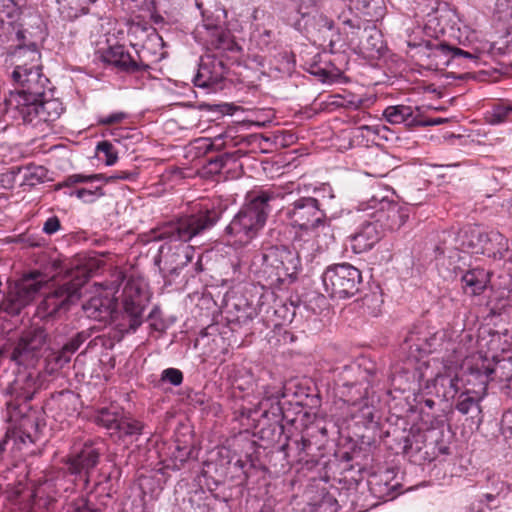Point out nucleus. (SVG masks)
<instances>
[{"instance_id":"f257e3e1","label":"nucleus","mask_w":512,"mask_h":512,"mask_svg":"<svg viewBox=\"0 0 512 512\" xmlns=\"http://www.w3.org/2000/svg\"><path fill=\"white\" fill-rule=\"evenodd\" d=\"M280 196L270 189L249 192L246 203L224 230L225 242L235 248L248 245L264 227L270 212L269 203Z\"/></svg>"},{"instance_id":"f03ea898","label":"nucleus","mask_w":512,"mask_h":512,"mask_svg":"<svg viewBox=\"0 0 512 512\" xmlns=\"http://www.w3.org/2000/svg\"><path fill=\"white\" fill-rule=\"evenodd\" d=\"M196 38L208 51L216 52L201 59L197 74L193 82L201 88H214L225 76L226 67L219 56L225 51H234L237 48L230 32L219 25L203 23L196 29Z\"/></svg>"},{"instance_id":"7ed1b4c3","label":"nucleus","mask_w":512,"mask_h":512,"mask_svg":"<svg viewBox=\"0 0 512 512\" xmlns=\"http://www.w3.org/2000/svg\"><path fill=\"white\" fill-rule=\"evenodd\" d=\"M43 83L33 88L16 89L5 98L8 109L18 111L25 124L45 132L63 113L62 103L55 98H45Z\"/></svg>"},{"instance_id":"20e7f679","label":"nucleus","mask_w":512,"mask_h":512,"mask_svg":"<svg viewBox=\"0 0 512 512\" xmlns=\"http://www.w3.org/2000/svg\"><path fill=\"white\" fill-rule=\"evenodd\" d=\"M455 356L439 363L437 360L418 362L413 377L418 381L419 388L428 394H435L444 399L454 398L459 391V361L462 354L451 347Z\"/></svg>"},{"instance_id":"39448f33","label":"nucleus","mask_w":512,"mask_h":512,"mask_svg":"<svg viewBox=\"0 0 512 512\" xmlns=\"http://www.w3.org/2000/svg\"><path fill=\"white\" fill-rule=\"evenodd\" d=\"M10 57L15 69L12 78L21 86L20 89L33 88L44 83L40 73V53L35 43L26 42V37L20 42H11L9 45Z\"/></svg>"},{"instance_id":"423d86ee","label":"nucleus","mask_w":512,"mask_h":512,"mask_svg":"<svg viewBox=\"0 0 512 512\" xmlns=\"http://www.w3.org/2000/svg\"><path fill=\"white\" fill-rule=\"evenodd\" d=\"M125 274L120 269H114L108 280L93 282L91 296L83 304L87 317L97 321H107L116 310L117 298L115 293L124 281Z\"/></svg>"},{"instance_id":"0eeeda50","label":"nucleus","mask_w":512,"mask_h":512,"mask_svg":"<svg viewBox=\"0 0 512 512\" xmlns=\"http://www.w3.org/2000/svg\"><path fill=\"white\" fill-rule=\"evenodd\" d=\"M88 277L89 273L85 268H77L69 280L45 292L43 300L37 307V314L42 318H47L56 315L61 310H67L74 299L79 297L80 290L87 283Z\"/></svg>"},{"instance_id":"6e6552de","label":"nucleus","mask_w":512,"mask_h":512,"mask_svg":"<svg viewBox=\"0 0 512 512\" xmlns=\"http://www.w3.org/2000/svg\"><path fill=\"white\" fill-rule=\"evenodd\" d=\"M216 223L215 212L211 210L200 211L197 214L180 217L153 231L154 240H167L169 242H188L193 237L211 228Z\"/></svg>"},{"instance_id":"1a4fd4ad","label":"nucleus","mask_w":512,"mask_h":512,"mask_svg":"<svg viewBox=\"0 0 512 512\" xmlns=\"http://www.w3.org/2000/svg\"><path fill=\"white\" fill-rule=\"evenodd\" d=\"M262 258L263 273L270 284L292 282L301 266L297 252L286 246L269 247Z\"/></svg>"},{"instance_id":"9d476101","label":"nucleus","mask_w":512,"mask_h":512,"mask_svg":"<svg viewBox=\"0 0 512 512\" xmlns=\"http://www.w3.org/2000/svg\"><path fill=\"white\" fill-rule=\"evenodd\" d=\"M322 282L326 293L331 298H350L359 291L362 273L349 263L334 264L325 269Z\"/></svg>"},{"instance_id":"9b49d317","label":"nucleus","mask_w":512,"mask_h":512,"mask_svg":"<svg viewBox=\"0 0 512 512\" xmlns=\"http://www.w3.org/2000/svg\"><path fill=\"white\" fill-rule=\"evenodd\" d=\"M49 288V281L39 271L23 275L14 285L10 286L3 310L9 315H17L23 308L30 305L37 294Z\"/></svg>"},{"instance_id":"f8f14e48","label":"nucleus","mask_w":512,"mask_h":512,"mask_svg":"<svg viewBox=\"0 0 512 512\" xmlns=\"http://www.w3.org/2000/svg\"><path fill=\"white\" fill-rule=\"evenodd\" d=\"M286 219L293 227L313 231L326 224V214L320 209L319 201L313 197H301L284 209Z\"/></svg>"},{"instance_id":"ddd939ff","label":"nucleus","mask_w":512,"mask_h":512,"mask_svg":"<svg viewBox=\"0 0 512 512\" xmlns=\"http://www.w3.org/2000/svg\"><path fill=\"white\" fill-rule=\"evenodd\" d=\"M149 301L146 283L140 278L127 279L121 295L125 314L129 317L131 329H137L142 323L143 312Z\"/></svg>"},{"instance_id":"4468645a","label":"nucleus","mask_w":512,"mask_h":512,"mask_svg":"<svg viewBox=\"0 0 512 512\" xmlns=\"http://www.w3.org/2000/svg\"><path fill=\"white\" fill-rule=\"evenodd\" d=\"M370 207L379 208L371 214L372 218L377 222L380 229L385 231L399 230L409 219V209L401 206L398 203L387 200V195L382 196L380 199L373 195L370 200Z\"/></svg>"},{"instance_id":"2eb2a0df","label":"nucleus","mask_w":512,"mask_h":512,"mask_svg":"<svg viewBox=\"0 0 512 512\" xmlns=\"http://www.w3.org/2000/svg\"><path fill=\"white\" fill-rule=\"evenodd\" d=\"M99 461V452L90 444L74 445L69 455L63 460L71 475L83 476L84 485L90 482V474Z\"/></svg>"},{"instance_id":"dca6fc26","label":"nucleus","mask_w":512,"mask_h":512,"mask_svg":"<svg viewBox=\"0 0 512 512\" xmlns=\"http://www.w3.org/2000/svg\"><path fill=\"white\" fill-rule=\"evenodd\" d=\"M102 60L118 71L127 74L144 75L150 70V65L142 60H136L126 47L120 44L108 47L102 54Z\"/></svg>"},{"instance_id":"f3484780","label":"nucleus","mask_w":512,"mask_h":512,"mask_svg":"<svg viewBox=\"0 0 512 512\" xmlns=\"http://www.w3.org/2000/svg\"><path fill=\"white\" fill-rule=\"evenodd\" d=\"M45 333L42 329H33L22 334L11 354V359L22 365L33 359L35 353L45 344Z\"/></svg>"},{"instance_id":"a211bd4d","label":"nucleus","mask_w":512,"mask_h":512,"mask_svg":"<svg viewBox=\"0 0 512 512\" xmlns=\"http://www.w3.org/2000/svg\"><path fill=\"white\" fill-rule=\"evenodd\" d=\"M407 46L409 48H422L430 51L429 56L441 57L444 56L446 59L442 61V64L447 65L450 59L456 57H465L468 59H476L477 57L470 52L464 51L458 47H451L445 43H432L430 41H425L422 38L416 39L412 38L411 35H408V39L406 40Z\"/></svg>"},{"instance_id":"6ab92c4d","label":"nucleus","mask_w":512,"mask_h":512,"mask_svg":"<svg viewBox=\"0 0 512 512\" xmlns=\"http://www.w3.org/2000/svg\"><path fill=\"white\" fill-rule=\"evenodd\" d=\"M383 234L375 220L366 221L350 236L351 247L356 254L367 252L380 241Z\"/></svg>"},{"instance_id":"aec40b11","label":"nucleus","mask_w":512,"mask_h":512,"mask_svg":"<svg viewBox=\"0 0 512 512\" xmlns=\"http://www.w3.org/2000/svg\"><path fill=\"white\" fill-rule=\"evenodd\" d=\"M138 176L139 171L137 168H134L133 170H117L109 176L101 173L90 175L76 173L67 176L63 181H61L59 187H70L74 184L92 183L95 181H103L104 183H112L117 180L136 181Z\"/></svg>"},{"instance_id":"412c9836","label":"nucleus","mask_w":512,"mask_h":512,"mask_svg":"<svg viewBox=\"0 0 512 512\" xmlns=\"http://www.w3.org/2000/svg\"><path fill=\"white\" fill-rule=\"evenodd\" d=\"M480 253L494 259H501L509 250L508 239L498 231L480 233L478 236ZM479 253V251H476Z\"/></svg>"},{"instance_id":"4be33fe9","label":"nucleus","mask_w":512,"mask_h":512,"mask_svg":"<svg viewBox=\"0 0 512 512\" xmlns=\"http://www.w3.org/2000/svg\"><path fill=\"white\" fill-rule=\"evenodd\" d=\"M461 283L465 294L479 296L490 283V274L483 268H472L461 276Z\"/></svg>"},{"instance_id":"5701e85b","label":"nucleus","mask_w":512,"mask_h":512,"mask_svg":"<svg viewBox=\"0 0 512 512\" xmlns=\"http://www.w3.org/2000/svg\"><path fill=\"white\" fill-rule=\"evenodd\" d=\"M9 394L14 398L15 406L32 400L37 391V381L30 374H21L9 386Z\"/></svg>"},{"instance_id":"b1692460","label":"nucleus","mask_w":512,"mask_h":512,"mask_svg":"<svg viewBox=\"0 0 512 512\" xmlns=\"http://www.w3.org/2000/svg\"><path fill=\"white\" fill-rule=\"evenodd\" d=\"M347 392L343 391L342 395L345 397V402L357 408V411L362 414L366 419H372L373 413L368 402L367 387L362 384H352L347 386Z\"/></svg>"},{"instance_id":"393cba45","label":"nucleus","mask_w":512,"mask_h":512,"mask_svg":"<svg viewBox=\"0 0 512 512\" xmlns=\"http://www.w3.org/2000/svg\"><path fill=\"white\" fill-rule=\"evenodd\" d=\"M123 414L124 410L122 407L110 405L97 409L91 416V420L96 425L112 431V434H114Z\"/></svg>"},{"instance_id":"a878e982","label":"nucleus","mask_w":512,"mask_h":512,"mask_svg":"<svg viewBox=\"0 0 512 512\" xmlns=\"http://www.w3.org/2000/svg\"><path fill=\"white\" fill-rule=\"evenodd\" d=\"M383 116L390 124H405L407 126H415L420 124L417 121L414 109L408 105L388 106L383 111Z\"/></svg>"},{"instance_id":"bb28decb","label":"nucleus","mask_w":512,"mask_h":512,"mask_svg":"<svg viewBox=\"0 0 512 512\" xmlns=\"http://www.w3.org/2000/svg\"><path fill=\"white\" fill-rule=\"evenodd\" d=\"M429 328L426 326L414 327L406 336L405 344L410 352H419L421 354L431 353V343H428Z\"/></svg>"},{"instance_id":"cd10ccee","label":"nucleus","mask_w":512,"mask_h":512,"mask_svg":"<svg viewBox=\"0 0 512 512\" xmlns=\"http://www.w3.org/2000/svg\"><path fill=\"white\" fill-rule=\"evenodd\" d=\"M97 0H59V10L62 17L72 21L89 12V5Z\"/></svg>"},{"instance_id":"c85d7f7f","label":"nucleus","mask_w":512,"mask_h":512,"mask_svg":"<svg viewBox=\"0 0 512 512\" xmlns=\"http://www.w3.org/2000/svg\"><path fill=\"white\" fill-rule=\"evenodd\" d=\"M23 9L14 0H0V24L11 23L16 31H24L19 22Z\"/></svg>"},{"instance_id":"c756f323","label":"nucleus","mask_w":512,"mask_h":512,"mask_svg":"<svg viewBox=\"0 0 512 512\" xmlns=\"http://www.w3.org/2000/svg\"><path fill=\"white\" fill-rule=\"evenodd\" d=\"M360 42V50L367 57H375L383 49L382 36L378 30L373 28H364Z\"/></svg>"},{"instance_id":"7c9ffc66","label":"nucleus","mask_w":512,"mask_h":512,"mask_svg":"<svg viewBox=\"0 0 512 512\" xmlns=\"http://www.w3.org/2000/svg\"><path fill=\"white\" fill-rule=\"evenodd\" d=\"M356 8L366 17L368 21H378L386 13L385 0H352Z\"/></svg>"},{"instance_id":"2f4dec72","label":"nucleus","mask_w":512,"mask_h":512,"mask_svg":"<svg viewBox=\"0 0 512 512\" xmlns=\"http://www.w3.org/2000/svg\"><path fill=\"white\" fill-rule=\"evenodd\" d=\"M144 424L125 413L121 417V421H119L118 426L114 432L115 435L120 439H124L126 437L140 436L143 432Z\"/></svg>"},{"instance_id":"473e14b6","label":"nucleus","mask_w":512,"mask_h":512,"mask_svg":"<svg viewBox=\"0 0 512 512\" xmlns=\"http://www.w3.org/2000/svg\"><path fill=\"white\" fill-rule=\"evenodd\" d=\"M19 168L21 170L19 186H34L41 183L46 176V170L42 166L29 165L26 167L19 166Z\"/></svg>"},{"instance_id":"72a5a7b5","label":"nucleus","mask_w":512,"mask_h":512,"mask_svg":"<svg viewBox=\"0 0 512 512\" xmlns=\"http://www.w3.org/2000/svg\"><path fill=\"white\" fill-rule=\"evenodd\" d=\"M310 73L317 76L324 83L335 82L340 75V71L330 64V62L326 61L324 66L318 63L313 64Z\"/></svg>"},{"instance_id":"f704fd0d","label":"nucleus","mask_w":512,"mask_h":512,"mask_svg":"<svg viewBox=\"0 0 512 512\" xmlns=\"http://www.w3.org/2000/svg\"><path fill=\"white\" fill-rule=\"evenodd\" d=\"M428 343H431V353L440 351L442 349L449 350L452 346L451 335L449 331L441 329L438 331H431L429 329Z\"/></svg>"},{"instance_id":"c9c22d12","label":"nucleus","mask_w":512,"mask_h":512,"mask_svg":"<svg viewBox=\"0 0 512 512\" xmlns=\"http://www.w3.org/2000/svg\"><path fill=\"white\" fill-rule=\"evenodd\" d=\"M470 374L474 375L481 384L487 385L492 379L495 368L491 367L486 359H481L479 363L469 368Z\"/></svg>"},{"instance_id":"e433bc0d","label":"nucleus","mask_w":512,"mask_h":512,"mask_svg":"<svg viewBox=\"0 0 512 512\" xmlns=\"http://www.w3.org/2000/svg\"><path fill=\"white\" fill-rule=\"evenodd\" d=\"M21 170L19 166H14L9 168L5 173H2L0 176V183L3 187L12 189L16 185H19L21 181Z\"/></svg>"},{"instance_id":"4c0bfd02","label":"nucleus","mask_w":512,"mask_h":512,"mask_svg":"<svg viewBox=\"0 0 512 512\" xmlns=\"http://www.w3.org/2000/svg\"><path fill=\"white\" fill-rule=\"evenodd\" d=\"M104 195L105 193L101 186L95 188H77V198L85 203H92Z\"/></svg>"},{"instance_id":"58836bf2","label":"nucleus","mask_w":512,"mask_h":512,"mask_svg":"<svg viewBox=\"0 0 512 512\" xmlns=\"http://www.w3.org/2000/svg\"><path fill=\"white\" fill-rule=\"evenodd\" d=\"M97 151L103 153L105 156V164L108 166L114 165L118 159L117 151L113 144L108 141H101L97 145Z\"/></svg>"},{"instance_id":"ea45409f","label":"nucleus","mask_w":512,"mask_h":512,"mask_svg":"<svg viewBox=\"0 0 512 512\" xmlns=\"http://www.w3.org/2000/svg\"><path fill=\"white\" fill-rule=\"evenodd\" d=\"M313 506V512H337L338 510L336 499L329 493L324 494L321 500Z\"/></svg>"},{"instance_id":"a19ab883","label":"nucleus","mask_w":512,"mask_h":512,"mask_svg":"<svg viewBox=\"0 0 512 512\" xmlns=\"http://www.w3.org/2000/svg\"><path fill=\"white\" fill-rule=\"evenodd\" d=\"M512 112V106L506 104L495 105L490 113V122L499 124L504 122L508 115Z\"/></svg>"},{"instance_id":"79ce46f5","label":"nucleus","mask_w":512,"mask_h":512,"mask_svg":"<svg viewBox=\"0 0 512 512\" xmlns=\"http://www.w3.org/2000/svg\"><path fill=\"white\" fill-rule=\"evenodd\" d=\"M128 118H129L128 113L123 112V111H117V112H113L109 115L99 116L97 123L99 125H103V126L113 125V124L122 123Z\"/></svg>"},{"instance_id":"37998d69","label":"nucleus","mask_w":512,"mask_h":512,"mask_svg":"<svg viewBox=\"0 0 512 512\" xmlns=\"http://www.w3.org/2000/svg\"><path fill=\"white\" fill-rule=\"evenodd\" d=\"M161 380L174 386H179L183 382V373L176 368H167L163 370Z\"/></svg>"},{"instance_id":"c03bdc74","label":"nucleus","mask_w":512,"mask_h":512,"mask_svg":"<svg viewBox=\"0 0 512 512\" xmlns=\"http://www.w3.org/2000/svg\"><path fill=\"white\" fill-rule=\"evenodd\" d=\"M66 512H96V510L89 505L87 498L78 497L68 505Z\"/></svg>"},{"instance_id":"a18cd8bd","label":"nucleus","mask_w":512,"mask_h":512,"mask_svg":"<svg viewBox=\"0 0 512 512\" xmlns=\"http://www.w3.org/2000/svg\"><path fill=\"white\" fill-rule=\"evenodd\" d=\"M477 404L474 397L467 394H461L456 404V409L463 415L469 413V411Z\"/></svg>"},{"instance_id":"49530a36","label":"nucleus","mask_w":512,"mask_h":512,"mask_svg":"<svg viewBox=\"0 0 512 512\" xmlns=\"http://www.w3.org/2000/svg\"><path fill=\"white\" fill-rule=\"evenodd\" d=\"M62 228L61 221L57 216L49 217L44 223L42 227V231L47 235H53L56 232L60 231Z\"/></svg>"},{"instance_id":"de8ad7c7","label":"nucleus","mask_w":512,"mask_h":512,"mask_svg":"<svg viewBox=\"0 0 512 512\" xmlns=\"http://www.w3.org/2000/svg\"><path fill=\"white\" fill-rule=\"evenodd\" d=\"M497 488H496V493H486L484 494V498L486 499L487 502H492L496 496H499L500 494L502 493H506L508 491V485L503 482V481H498L497 482Z\"/></svg>"},{"instance_id":"09e8293b","label":"nucleus","mask_w":512,"mask_h":512,"mask_svg":"<svg viewBox=\"0 0 512 512\" xmlns=\"http://www.w3.org/2000/svg\"><path fill=\"white\" fill-rule=\"evenodd\" d=\"M134 3V8L140 11L151 12L154 9L153 0H131Z\"/></svg>"},{"instance_id":"8fccbe9b","label":"nucleus","mask_w":512,"mask_h":512,"mask_svg":"<svg viewBox=\"0 0 512 512\" xmlns=\"http://www.w3.org/2000/svg\"><path fill=\"white\" fill-rule=\"evenodd\" d=\"M445 121L446 120L443 118H433V119H429L425 123H421V124L425 125V126H435V125H440V124L444 123Z\"/></svg>"},{"instance_id":"3c124183","label":"nucleus","mask_w":512,"mask_h":512,"mask_svg":"<svg viewBox=\"0 0 512 512\" xmlns=\"http://www.w3.org/2000/svg\"><path fill=\"white\" fill-rule=\"evenodd\" d=\"M60 183H61V182H59V183L57 184V186H56V187H57V189H62V188H63V187H59V184H60ZM76 185H77V184H74V185H72V186H70V187H67V188L69 189V191L65 192V194H66V195H68L69 197H76V198H77V188H74V186H76Z\"/></svg>"},{"instance_id":"603ef678","label":"nucleus","mask_w":512,"mask_h":512,"mask_svg":"<svg viewBox=\"0 0 512 512\" xmlns=\"http://www.w3.org/2000/svg\"><path fill=\"white\" fill-rule=\"evenodd\" d=\"M194 256V248L192 246H187L185 248V258L186 263L191 262Z\"/></svg>"},{"instance_id":"864d4df0","label":"nucleus","mask_w":512,"mask_h":512,"mask_svg":"<svg viewBox=\"0 0 512 512\" xmlns=\"http://www.w3.org/2000/svg\"><path fill=\"white\" fill-rule=\"evenodd\" d=\"M495 49H497L499 54H506V53H510L511 52V49H510L509 46H506L505 48H503V47H496V44H493L491 46V52L494 53Z\"/></svg>"},{"instance_id":"5fc2aeb1","label":"nucleus","mask_w":512,"mask_h":512,"mask_svg":"<svg viewBox=\"0 0 512 512\" xmlns=\"http://www.w3.org/2000/svg\"><path fill=\"white\" fill-rule=\"evenodd\" d=\"M299 13H301L303 17L308 16V15L310 14V12H309V11H304V5H303V3H302V4L300 5V7H299Z\"/></svg>"},{"instance_id":"6e6d98bb","label":"nucleus","mask_w":512,"mask_h":512,"mask_svg":"<svg viewBox=\"0 0 512 512\" xmlns=\"http://www.w3.org/2000/svg\"><path fill=\"white\" fill-rule=\"evenodd\" d=\"M344 23H345L346 25H349V26H350V27H352V28H355V27H356V28H358V29L360 28V26H359V25H355V24H354V22H353V20H351V19H349V20H345V21H344Z\"/></svg>"},{"instance_id":"4d7b16f0","label":"nucleus","mask_w":512,"mask_h":512,"mask_svg":"<svg viewBox=\"0 0 512 512\" xmlns=\"http://www.w3.org/2000/svg\"><path fill=\"white\" fill-rule=\"evenodd\" d=\"M512 417V413H507L503 416V422L504 423H511L510 418Z\"/></svg>"},{"instance_id":"13d9d810","label":"nucleus","mask_w":512,"mask_h":512,"mask_svg":"<svg viewBox=\"0 0 512 512\" xmlns=\"http://www.w3.org/2000/svg\"><path fill=\"white\" fill-rule=\"evenodd\" d=\"M52 480H53L52 477L46 478L45 481L43 482L42 486L43 487H46V486L50 487Z\"/></svg>"},{"instance_id":"bf43d9fd","label":"nucleus","mask_w":512,"mask_h":512,"mask_svg":"<svg viewBox=\"0 0 512 512\" xmlns=\"http://www.w3.org/2000/svg\"><path fill=\"white\" fill-rule=\"evenodd\" d=\"M213 164H214L215 166H218V164H220V165H219V168H222V167H223V159H222V157H220V158L216 159V160H215V162H214Z\"/></svg>"},{"instance_id":"052dcab7","label":"nucleus","mask_w":512,"mask_h":512,"mask_svg":"<svg viewBox=\"0 0 512 512\" xmlns=\"http://www.w3.org/2000/svg\"><path fill=\"white\" fill-rule=\"evenodd\" d=\"M311 6H312V9L316 11V1H312Z\"/></svg>"},{"instance_id":"680f3d73","label":"nucleus","mask_w":512,"mask_h":512,"mask_svg":"<svg viewBox=\"0 0 512 512\" xmlns=\"http://www.w3.org/2000/svg\"><path fill=\"white\" fill-rule=\"evenodd\" d=\"M307 444H309V441L308 440H303V445L306 446Z\"/></svg>"},{"instance_id":"e2e57ef3","label":"nucleus","mask_w":512,"mask_h":512,"mask_svg":"<svg viewBox=\"0 0 512 512\" xmlns=\"http://www.w3.org/2000/svg\"><path fill=\"white\" fill-rule=\"evenodd\" d=\"M260 512H270V511H269V510H264V509H263V510H261Z\"/></svg>"}]
</instances>
